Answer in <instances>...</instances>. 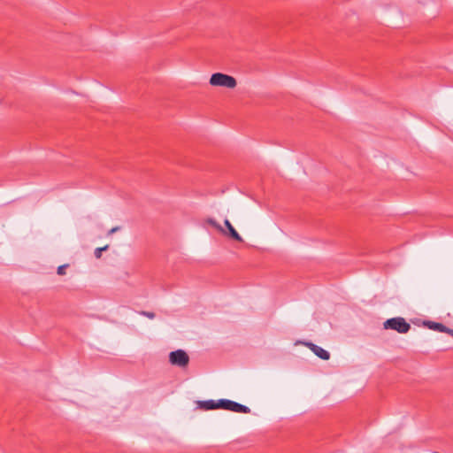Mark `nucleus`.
I'll use <instances>...</instances> for the list:
<instances>
[{"label":"nucleus","instance_id":"20e7f679","mask_svg":"<svg viewBox=\"0 0 453 453\" xmlns=\"http://www.w3.org/2000/svg\"><path fill=\"white\" fill-rule=\"evenodd\" d=\"M224 225L226 227V231L225 230V233H223L225 235L229 236L234 241L240 242H243L242 237L238 234V232L234 229V227L232 226V224L227 219L224 220Z\"/></svg>","mask_w":453,"mask_h":453},{"label":"nucleus","instance_id":"f03ea898","mask_svg":"<svg viewBox=\"0 0 453 453\" xmlns=\"http://www.w3.org/2000/svg\"><path fill=\"white\" fill-rule=\"evenodd\" d=\"M383 326L385 329L395 330L400 334H406L411 329V325L402 317L387 319Z\"/></svg>","mask_w":453,"mask_h":453},{"label":"nucleus","instance_id":"1a4fd4ad","mask_svg":"<svg viewBox=\"0 0 453 453\" xmlns=\"http://www.w3.org/2000/svg\"><path fill=\"white\" fill-rule=\"evenodd\" d=\"M231 404H232V400H229V399H219L217 401L218 409L230 411Z\"/></svg>","mask_w":453,"mask_h":453},{"label":"nucleus","instance_id":"ddd939ff","mask_svg":"<svg viewBox=\"0 0 453 453\" xmlns=\"http://www.w3.org/2000/svg\"><path fill=\"white\" fill-rule=\"evenodd\" d=\"M141 315L144 316V317H147L150 319H153L155 318V313L154 312H151V311H142L140 312Z\"/></svg>","mask_w":453,"mask_h":453},{"label":"nucleus","instance_id":"0eeeda50","mask_svg":"<svg viewBox=\"0 0 453 453\" xmlns=\"http://www.w3.org/2000/svg\"><path fill=\"white\" fill-rule=\"evenodd\" d=\"M230 411H234V412H237V413H245V414L250 413V411H251L248 406L243 405L239 403H236L234 401H232Z\"/></svg>","mask_w":453,"mask_h":453},{"label":"nucleus","instance_id":"4468645a","mask_svg":"<svg viewBox=\"0 0 453 453\" xmlns=\"http://www.w3.org/2000/svg\"><path fill=\"white\" fill-rule=\"evenodd\" d=\"M119 230H120V226H114L111 229L109 230L108 235H111V234H114V233H116V232H118Z\"/></svg>","mask_w":453,"mask_h":453},{"label":"nucleus","instance_id":"7ed1b4c3","mask_svg":"<svg viewBox=\"0 0 453 453\" xmlns=\"http://www.w3.org/2000/svg\"><path fill=\"white\" fill-rule=\"evenodd\" d=\"M169 361L173 365L186 367L189 363V357L183 349L170 352Z\"/></svg>","mask_w":453,"mask_h":453},{"label":"nucleus","instance_id":"423d86ee","mask_svg":"<svg viewBox=\"0 0 453 453\" xmlns=\"http://www.w3.org/2000/svg\"><path fill=\"white\" fill-rule=\"evenodd\" d=\"M307 345L312 350V352L319 358H321L323 360H328L330 358L329 352L327 350L324 349L323 348H321L314 343H311V342L307 343Z\"/></svg>","mask_w":453,"mask_h":453},{"label":"nucleus","instance_id":"9d476101","mask_svg":"<svg viewBox=\"0 0 453 453\" xmlns=\"http://www.w3.org/2000/svg\"><path fill=\"white\" fill-rule=\"evenodd\" d=\"M205 222L210 226H213L215 229L219 231L220 233H225V229L212 218H208Z\"/></svg>","mask_w":453,"mask_h":453},{"label":"nucleus","instance_id":"f8f14e48","mask_svg":"<svg viewBox=\"0 0 453 453\" xmlns=\"http://www.w3.org/2000/svg\"><path fill=\"white\" fill-rule=\"evenodd\" d=\"M69 265L65 264V265H59L58 267V270H57V273L58 275H64L65 274V268L68 267Z\"/></svg>","mask_w":453,"mask_h":453},{"label":"nucleus","instance_id":"39448f33","mask_svg":"<svg viewBox=\"0 0 453 453\" xmlns=\"http://www.w3.org/2000/svg\"><path fill=\"white\" fill-rule=\"evenodd\" d=\"M423 324L425 326H426L427 328H429L431 330L438 331L441 333H446L448 334H449V332L450 329L449 327H447L445 325H443L441 323L431 321V320H426V321H424Z\"/></svg>","mask_w":453,"mask_h":453},{"label":"nucleus","instance_id":"9b49d317","mask_svg":"<svg viewBox=\"0 0 453 453\" xmlns=\"http://www.w3.org/2000/svg\"><path fill=\"white\" fill-rule=\"evenodd\" d=\"M108 249H109V245H105L104 247L96 248L95 250V252H94L95 257L96 258H100L102 257V252L107 250Z\"/></svg>","mask_w":453,"mask_h":453},{"label":"nucleus","instance_id":"2eb2a0df","mask_svg":"<svg viewBox=\"0 0 453 453\" xmlns=\"http://www.w3.org/2000/svg\"><path fill=\"white\" fill-rule=\"evenodd\" d=\"M449 334L453 336V329H451V328L449 329Z\"/></svg>","mask_w":453,"mask_h":453},{"label":"nucleus","instance_id":"f257e3e1","mask_svg":"<svg viewBox=\"0 0 453 453\" xmlns=\"http://www.w3.org/2000/svg\"><path fill=\"white\" fill-rule=\"evenodd\" d=\"M210 84L214 87H223L227 88H234L237 81L234 77L222 73H215L210 78Z\"/></svg>","mask_w":453,"mask_h":453},{"label":"nucleus","instance_id":"6e6552de","mask_svg":"<svg viewBox=\"0 0 453 453\" xmlns=\"http://www.w3.org/2000/svg\"><path fill=\"white\" fill-rule=\"evenodd\" d=\"M197 403L201 409L206 411L218 409L217 401L215 400L198 401Z\"/></svg>","mask_w":453,"mask_h":453}]
</instances>
